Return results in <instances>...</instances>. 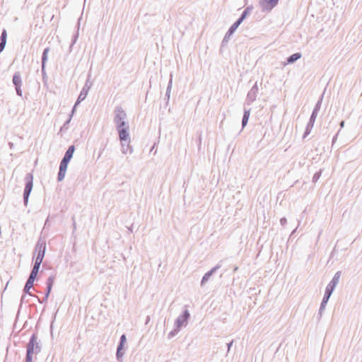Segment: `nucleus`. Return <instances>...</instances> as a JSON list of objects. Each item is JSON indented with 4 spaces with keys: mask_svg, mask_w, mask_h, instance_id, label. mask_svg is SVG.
Returning <instances> with one entry per match:
<instances>
[{
    "mask_svg": "<svg viewBox=\"0 0 362 362\" xmlns=\"http://www.w3.org/2000/svg\"><path fill=\"white\" fill-rule=\"evenodd\" d=\"M123 349L124 346L122 345H117L116 357L118 361L120 360V358H122L124 355V352L122 351Z\"/></svg>",
    "mask_w": 362,
    "mask_h": 362,
    "instance_id": "25",
    "label": "nucleus"
},
{
    "mask_svg": "<svg viewBox=\"0 0 362 362\" xmlns=\"http://www.w3.org/2000/svg\"><path fill=\"white\" fill-rule=\"evenodd\" d=\"M341 274V273L340 271H338L337 272L335 273L332 279L328 284V285L327 286V287L325 288V294L329 295L330 296H332L334 290L335 289V287L337 286V285L338 284V283L339 281Z\"/></svg>",
    "mask_w": 362,
    "mask_h": 362,
    "instance_id": "5",
    "label": "nucleus"
},
{
    "mask_svg": "<svg viewBox=\"0 0 362 362\" xmlns=\"http://www.w3.org/2000/svg\"><path fill=\"white\" fill-rule=\"evenodd\" d=\"M322 314H323V312H321L320 310L319 309L317 317L318 321H320V319L322 318Z\"/></svg>",
    "mask_w": 362,
    "mask_h": 362,
    "instance_id": "43",
    "label": "nucleus"
},
{
    "mask_svg": "<svg viewBox=\"0 0 362 362\" xmlns=\"http://www.w3.org/2000/svg\"><path fill=\"white\" fill-rule=\"evenodd\" d=\"M41 68H42V78H43V81H45L47 78L46 71H45V67L41 66Z\"/></svg>",
    "mask_w": 362,
    "mask_h": 362,
    "instance_id": "37",
    "label": "nucleus"
},
{
    "mask_svg": "<svg viewBox=\"0 0 362 362\" xmlns=\"http://www.w3.org/2000/svg\"><path fill=\"white\" fill-rule=\"evenodd\" d=\"M221 265L220 264H216L215 267H214L211 269H210L209 272H207L204 276L202 277V279L201 281V286H204L206 282H207L209 279V278L218 269H220Z\"/></svg>",
    "mask_w": 362,
    "mask_h": 362,
    "instance_id": "10",
    "label": "nucleus"
},
{
    "mask_svg": "<svg viewBox=\"0 0 362 362\" xmlns=\"http://www.w3.org/2000/svg\"><path fill=\"white\" fill-rule=\"evenodd\" d=\"M233 35V34L230 33V32L227 31V33H226L223 39V41H222V46H224L226 44L228 43V42L229 41L230 37Z\"/></svg>",
    "mask_w": 362,
    "mask_h": 362,
    "instance_id": "28",
    "label": "nucleus"
},
{
    "mask_svg": "<svg viewBox=\"0 0 362 362\" xmlns=\"http://www.w3.org/2000/svg\"><path fill=\"white\" fill-rule=\"evenodd\" d=\"M41 264L42 262L35 260L34 265L33 267L30 276H33V277L37 278Z\"/></svg>",
    "mask_w": 362,
    "mask_h": 362,
    "instance_id": "18",
    "label": "nucleus"
},
{
    "mask_svg": "<svg viewBox=\"0 0 362 362\" xmlns=\"http://www.w3.org/2000/svg\"><path fill=\"white\" fill-rule=\"evenodd\" d=\"M322 98H323V95H321L320 98L318 100V101L315 104V107H314L313 111L316 112L317 113L319 112V111H320V110L321 108Z\"/></svg>",
    "mask_w": 362,
    "mask_h": 362,
    "instance_id": "27",
    "label": "nucleus"
},
{
    "mask_svg": "<svg viewBox=\"0 0 362 362\" xmlns=\"http://www.w3.org/2000/svg\"><path fill=\"white\" fill-rule=\"evenodd\" d=\"M90 90V86H84L80 92V94L76 101V105H78L83 100H84Z\"/></svg>",
    "mask_w": 362,
    "mask_h": 362,
    "instance_id": "12",
    "label": "nucleus"
},
{
    "mask_svg": "<svg viewBox=\"0 0 362 362\" xmlns=\"http://www.w3.org/2000/svg\"><path fill=\"white\" fill-rule=\"evenodd\" d=\"M301 57H302L301 53L296 52V53L290 55L288 57H287L286 62L284 64L286 65V64H293V63L296 62L297 60H298L299 59H300Z\"/></svg>",
    "mask_w": 362,
    "mask_h": 362,
    "instance_id": "16",
    "label": "nucleus"
},
{
    "mask_svg": "<svg viewBox=\"0 0 362 362\" xmlns=\"http://www.w3.org/2000/svg\"><path fill=\"white\" fill-rule=\"evenodd\" d=\"M280 223L282 226H285L287 223V219L285 217H283L280 219Z\"/></svg>",
    "mask_w": 362,
    "mask_h": 362,
    "instance_id": "40",
    "label": "nucleus"
},
{
    "mask_svg": "<svg viewBox=\"0 0 362 362\" xmlns=\"http://www.w3.org/2000/svg\"><path fill=\"white\" fill-rule=\"evenodd\" d=\"M321 174H322V170H319V171L316 172L313 177V182H316L320 179Z\"/></svg>",
    "mask_w": 362,
    "mask_h": 362,
    "instance_id": "31",
    "label": "nucleus"
},
{
    "mask_svg": "<svg viewBox=\"0 0 362 362\" xmlns=\"http://www.w3.org/2000/svg\"><path fill=\"white\" fill-rule=\"evenodd\" d=\"M35 297H36L37 298V300L40 303H43L45 302H47V299H48V297H47L46 295H45V297L41 300L40 298H39L37 296H34Z\"/></svg>",
    "mask_w": 362,
    "mask_h": 362,
    "instance_id": "38",
    "label": "nucleus"
},
{
    "mask_svg": "<svg viewBox=\"0 0 362 362\" xmlns=\"http://www.w3.org/2000/svg\"><path fill=\"white\" fill-rule=\"evenodd\" d=\"M252 10V6H247L242 13L240 15V17L245 20L246 17L251 13Z\"/></svg>",
    "mask_w": 362,
    "mask_h": 362,
    "instance_id": "26",
    "label": "nucleus"
},
{
    "mask_svg": "<svg viewBox=\"0 0 362 362\" xmlns=\"http://www.w3.org/2000/svg\"><path fill=\"white\" fill-rule=\"evenodd\" d=\"M77 106H78V105H76V103H75V104H74V107H73V108H72V110H71V114L69 115V116H70V117H73V115H74V113H75V112H76V107H77Z\"/></svg>",
    "mask_w": 362,
    "mask_h": 362,
    "instance_id": "41",
    "label": "nucleus"
},
{
    "mask_svg": "<svg viewBox=\"0 0 362 362\" xmlns=\"http://www.w3.org/2000/svg\"><path fill=\"white\" fill-rule=\"evenodd\" d=\"M258 86L257 82L253 85L252 88L250 90L247 95L245 104L247 105H250L257 98L258 93Z\"/></svg>",
    "mask_w": 362,
    "mask_h": 362,
    "instance_id": "8",
    "label": "nucleus"
},
{
    "mask_svg": "<svg viewBox=\"0 0 362 362\" xmlns=\"http://www.w3.org/2000/svg\"><path fill=\"white\" fill-rule=\"evenodd\" d=\"M330 297L331 296L329 295H327L325 293L324 294V297L322 298V300L321 302L320 307V310L321 312H324L325 307H326L327 302L329 301Z\"/></svg>",
    "mask_w": 362,
    "mask_h": 362,
    "instance_id": "24",
    "label": "nucleus"
},
{
    "mask_svg": "<svg viewBox=\"0 0 362 362\" xmlns=\"http://www.w3.org/2000/svg\"><path fill=\"white\" fill-rule=\"evenodd\" d=\"M172 86H173V75L170 74V80H169V82H168V84L167 86L166 93L165 95V99L167 100V103L170 100V91L172 89Z\"/></svg>",
    "mask_w": 362,
    "mask_h": 362,
    "instance_id": "23",
    "label": "nucleus"
},
{
    "mask_svg": "<svg viewBox=\"0 0 362 362\" xmlns=\"http://www.w3.org/2000/svg\"><path fill=\"white\" fill-rule=\"evenodd\" d=\"M180 328L175 327L173 330H172L171 332H169L168 338L172 339L173 337H174L175 335L177 334V333L180 332Z\"/></svg>",
    "mask_w": 362,
    "mask_h": 362,
    "instance_id": "29",
    "label": "nucleus"
},
{
    "mask_svg": "<svg viewBox=\"0 0 362 362\" xmlns=\"http://www.w3.org/2000/svg\"><path fill=\"white\" fill-rule=\"evenodd\" d=\"M314 120L309 119V122L306 126L305 131L303 134V139H305L311 132L315 124Z\"/></svg>",
    "mask_w": 362,
    "mask_h": 362,
    "instance_id": "21",
    "label": "nucleus"
},
{
    "mask_svg": "<svg viewBox=\"0 0 362 362\" xmlns=\"http://www.w3.org/2000/svg\"><path fill=\"white\" fill-rule=\"evenodd\" d=\"M71 118H72L71 117H70V116L69 117V119L65 122L63 127H62V129L64 128H66V125L69 124V123L71 122Z\"/></svg>",
    "mask_w": 362,
    "mask_h": 362,
    "instance_id": "42",
    "label": "nucleus"
},
{
    "mask_svg": "<svg viewBox=\"0 0 362 362\" xmlns=\"http://www.w3.org/2000/svg\"><path fill=\"white\" fill-rule=\"evenodd\" d=\"M25 294H24V295L21 297V303H22V302H23L24 300H25Z\"/></svg>",
    "mask_w": 362,
    "mask_h": 362,
    "instance_id": "46",
    "label": "nucleus"
},
{
    "mask_svg": "<svg viewBox=\"0 0 362 362\" xmlns=\"http://www.w3.org/2000/svg\"><path fill=\"white\" fill-rule=\"evenodd\" d=\"M296 230H297V228H295V229L292 231L291 235H293V234L296 231Z\"/></svg>",
    "mask_w": 362,
    "mask_h": 362,
    "instance_id": "48",
    "label": "nucleus"
},
{
    "mask_svg": "<svg viewBox=\"0 0 362 362\" xmlns=\"http://www.w3.org/2000/svg\"><path fill=\"white\" fill-rule=\"evenodd\" d=\"M37 335L33 334L29 339L26 346V356L25 362H33V355L34 354H39L41 351V347L37 341Z\"/></svg>",
    "mask_w": 362,
    "mask_h": 362,
    "instance_id": "2",
    "label": "nucleus"
},
{
    "mask_svg": "<svg viewBox=\"0 0 362 362\" xmlns=\"http://www.w3.org/2000/svg\"><path fill=\"white\" fill-rule=\"evenodd\" d=\"M113 122L115 124L116 129L119 134V139L121 141L122 152L127 154L125 150V143L130 139L129 125L127 119V114L121 106H117L114 111Z\"/></svg>",
    "mask_w": 362,
    "mask_h": 362,
    "instance_id": "1",
    "label": "nucleus"
},
{
    "mask_svg": "<svg viewBox=\"0 0 362 362\" xmlns=\"http://www.w3.org/2000/svg\"><path fill=\"white\" fill-rule=\"evenodd\" d=\"M233 341H231L230 342L228 343L227 344V346H228V351H229L230 347L232 346V344H233Z\"/></svg>",
    "mask_w": 362,
    "mask_h": 362,
    "instance_id": "44",
    "label": "nucleus"
},
{
    "mask_svg": "<svg viewBox=\"0 0 362 362\" xmlns=\"http://www.w3.org/2000/svg\"><path fill=\"white\" fill-rule=\"evenodd\" d=\"M244 20L240 16L238 20L233 23L237 28L243 23Z\"/></svg>",
    "mask_w": 362,
    "mask_h": 362,
    "instance_id": "34",
    "label": "nucleus"
},
{
    "mask_svg": "<svg viewBox=\"0 0 362 362\" xmlns=\"http://www.w3.org/2000/svg\"><path fill=\"white\" fill-rule=\"evenodd\" d=\"M84 86H91L90 83H89V80H87Z\"/></svg>",
    "mask_w": 362,
    "mask_h": 362,
    "instance_id": "47",
    "label": "nucleus"
},
{
    "mask_svg": "<svg viewBox=\"0 0 362 362\" xmlns=\"http://www.w3.org/2000/svg\"><path fill=\"white\" fill-rule=\"evenodd\" d=\"M317 115H318L317 112L313 111L312 114L310 115V119L315 121Z\"/></svg>",
    "mask_w": 362,
    "mask_h": 362,
    "instance_id": "39",
    "label": "nucleus"
},
{
    "mask_svg": "<svg viewBox=\"0 0 362 362\" xmlns=\"http://www.w3.org/2000/svg\"><path fill=\"white\" fill-rule=\"evenodd\" d=\"M314 120L309 119V122L306 126L305 131L303 134V139H305L311 132L315 124Z\"/></svg>",
    "mask_w": 362,
    "mask_h": 362,
    "instance_id": "22",
    "label": "nucleus"
},
{
    "mask_svg": "<svg viewBox=\"0 0 362 362\" xmlns=\"http://www.w3.org/2000/svg\"><path fill=\"white\" fill-rule=\"evenodd\" d=\"M50 50L49 47H46L42 52V58H41V66L46 67V63L48 59V53Z\"/></svg>",
    "mask_w": 362,
    "mask_h": 362,
    "instance_id": "20",
    "label": "nucleus"
},
{
    "mask_svg": "<svg viewBox=\"0 0 362 362\" xmlns=\"http://www.w3.org/2000/svg\"><path fill=\"white\" fill-rule=\"evenodd\" d=\"M46 251V243L41 238L38 240L35 247V253L36 257L35 260L42 262L43 261Z\"/></svg>",
    "mask_w": 362,
    "mask_h": 362,
    "instance_id": "4",
    "label": "nucleus"
},
{
    "mask_svg": "<svg viewBox=\"0 0 362 362\" xmlns=\"http://www.w3.org/2000/svg\"><path fill=\"white\" fill-rule=\"evenodd\" d=\"M244 20L240 16L238 20L233 23L237 28L243 23Z\"/></svg>",
    "mask_w": 362,
    "mask_h": 362,
    "instance_id": "35",
    "label": "nucleus"
},
{
    "mask_svg": "<svg viewBox=\"0 0 362 362\" xmlns=\"http://www.w3.org/2000/svg\"><path fill=\"white\" fill-rule=\"evenodd\" d=\"M54 276H50L48 277V279H47V281H46V291H45V295L47 296V297H49L51 291H52V286H53V284H54Z\"/></svg>",
    "mask_w": 362,
    "mask_h": 362,
    "instance_id": "14",
    "label": "nucleus"
},
{
    "mask_svg": "<svg viewBox=\"0 0 362 362\" xmlns=\"http://www.w3.org/2000/svg\"><path fill=\"white\" fill-rule=\"evenodd\" d=\"M12 81H13V85L15 86L16 94L18 96L22 97V95H23V92H22V89H21L22 78H21V76L20 72H16L13 74Z\"/></svg>",
    "mask_w": 362,
    "mask_h": 362,
    "instance_id": "7",
    "label": "nucleus"
},
{
    "mask_svg": "<svg viewBox=\"0 0 362 362\" xmlns=\"http://www.w3.org/2000/svg\"><path fill=\"white\" fill-rule=\"evenodd\" d=\"M237 28H237L234 24H233V25L229 28V29H228V32H230V33H231V34H233V33L235 32V30H237Z\"/></svg>",
    "mask_w": 362,
    "mask_h": 362,
    "instance_id": "36",
    "label": "nucleus"
},
{
    "mask_svg": "<svg viewBox=\"0 0 362 362\" xmlns=\"http://www.w3.org/2000/svg\"><path fill=\"white\" fill-rule=\"evenodd\" d=\"M190 314L189 310L186 308L182 312V314L178 316V317L175 321V327L181 329V327L187 324L188 320L189 319Z\"/></svg>",
    "mask_w": 362,
    "mask_h": 362,
    "instance_id": "6",
    "label": "nucleus"
},
{
    "mask_svg": "<svg viewBox=\"0 0 362 362\" xmlns=\"http://www.w3.org/2000/svg\"><path fill=\"white\" fill-rule=\"evenodd\" d=\"M250 115V109L244 107L243 116L242 118V128L243 129L247 124Z\"/></svg>",
    "mask_w": 362,
    "mask_h": 362,
    "instance_id": "19",
    "label": "nucleus"
},
{
    "mask_svg": "<svg viewBox=\"0 0 362 362\" xmlns=\"http://www.w3.org/2000/svg\"><path fill=\"white\" fill-rule=\"evenodd\" d=\"M126 341H127V338H126L125 334H122L120 337L119 345H122L124 346V344L126 342Z\"/></svg>",
    "mask_w": 362,
    "mask_h": 362,
    "instance_id": "33",
    "label": "nucleus"
},
{
    "mask_svg": "<svg viewBox=\"0 0 362 362\" xmlns=\"http://www.w3.org/2000/svg\"><path fill=\"white\" fill-rule=\"evenodd\" d=\"M9 145H10L11 147L13 146V144L12 143H9Z\"/></svg>",
    "mask_w": 362,
    "mask_h": 362,
    "instance_id": "51",
    "label": "nucleus"
},
{
    "mask_svg": "<svg viewBox=\"0 0 362 362\" xmlns=\"http://www.w3.org/2000/svg\"><path fill=\"white\" fill-rule=\"evenodd\" d=\"M73 227H74V229H76V223L75 222H74V223H73Z\"/></svg>",
    "mask_w": 362,
    "mask_h": 362,
    "instance_id": "49",
    "label": "nucleus"
},
{
    "mask_svg": "<svg viewBox=\"0 0 362 362\" xmlns=\"http://www.w3.org/2000/svg\"><path fill=\"white\" fill-rule=\"evenodd\" d=\"M262 6L264 10L270 11L272 10L277 4L279 0H261Z\"/></svg>",
    "mask_w": 362,
    "mask_h": 362,
    "instance_id": "13",
    "label": "nucleus"
},
{
    "mask_svg": "<svg viewBox=\"0 0 362 362\" xmlns=\"http://www.w3.org/2000/svg\"><path fill=\"white\" fill-rule=\"evenodd\" d=\"M78 37V33L76 32L74 35L73 36V39H72V42H71V44L70 45V48L72 47V46L76 43V42L77 41V39Z\"/></svg>",
    "mask_w": 362,
    "mask_h": 362,
    "instance_id": "32",
    "label": "nucleus"
},
{
    "mask_svg": "<svg viewBox=\"0 0 362 362\" xmlns=\"http://www.w3.org/2000/svg\"><path fill=\"white\" fill-rule=\"evenodd\" d=\"M37 278L33 277V276H28V279L26 281L25 286L23 288V293L25 294H28L29 296H33V295L30 292V288L33 287V284Z\"/></svg>",
    "mask_w": 362,
    "mask_h": 362,
    "instance_id": "11",
    "label": "nucleus"
},
{
    "mask_svg": "<svg viewBox=\"0 0 362 362\" xmlns=\"http://www.w3.org/2000/svg\"><path fill=\"white\" fill-rule=\"evenodd\" d=\"M6 39H7V33L5 29L3 30L1 32V36H0V53L3 52L6 44Z\"/></svg>",
    "mask_w": 362,
    "mask_h": 362,
    "instance_id": "17",
    "label": "nucleus"
},
{
    "mask_svg": "<svg viewBox=\"0 0 362 362\" xmlns=\"http://www.w3.org/2000/svg\"><path fill=\"white\" fill-rule=\"evenodd\" d=\"M74 151H75L74 145L69 146L68 149L65 152V154H64V157L62 158V160H65L66 161L70 162L71 159L73 157Z\"/></svg>",
    "mask_w": 362,
    "mask_h": 362,
    "instance_id": "15",
    "label": "nucleus"
},
{
    "mask_svg": "<svg viewBox=\"0 0 362 362\" xmlns=\"http://www.w3.org/2000/svg\"><path fill=\"white\" fill-rule=\"evenodd\" d=\"M336 139H337V135L333 138V142L335 141Z\"/></svg>",
    "mask_w": 362,
    "mask_h": 362,
    "instance_id": "50",
    "label": "nucleus"
},
{
    "mask_svg": "<svg viewBox=\"0 0 362 362\" xmlns=\"http://www.w3.org/2000/svg\"><path fill=\"white\" fill-rule=\"evenodd\" d=\"M69 163V162L62 159L57 175V180L59 182H61L64 179Z\"/></svg>",
    "mask_w": 362,
    "mask_h": 362,
    "instance_id": "9",
    "label": "nucleus"
},
{
    "mask_svg": "<svg viewBox=\"0 0 362 362\" xmlns=\"http://www.w3.org/2000/svg\"><path fill=\"white\" fill-rule=\"evenodd\" d=\"M129 143L130 140L125 143V150H127V153H129L132 154L133 153V148L129 145Z\"/></svg>",
    "mask_w": 362,
    "mask_h": 362,
    "instance_id": "30",
    "label": "nucleus"
},
{
    "mask_svg": "<svg viewBox=\"0 0 362 362\" xmlns=\"http://www.w3.org/2000/svg\"><path fill=\"white\" fill-rule=\"evenodd\" d=\"M344 121H341L340 122V127L342 128V127H344Z\"/></svg>",
    "mask_w": 362,
    "mask_h": 362,
    "instance_id": "45",
    "label": "nucleus"
},
{
    "mask_svg": "<svg viewBox=\"0 0 362 362\" xmlns=\"http://www.w3.org/2000/svg\"><path fill=\"white\" fill-rule=\"evenodd\" d=\"M25 185L23 191V202L25 206H27L29 196L32 192L33 187V175L32 173L26 174L25 177Z\"/></svg>",
    "mask_w": 362,
    "mask_h": 362,
    "instance_id": "3",
    "label": "nucleus"
}]
</instances>
